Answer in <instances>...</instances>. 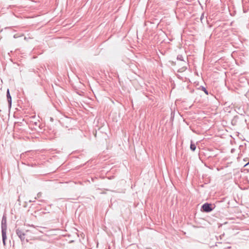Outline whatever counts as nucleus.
Here are the masks:
<instances>
[{"label":"nucleus","mask_w":249,"mask_h":249,"mask_svg":"<svg viewBox=\"0 0 249 249\" xmlns=\"http://www.w3.org/2000/svg\"><path fill=\"white\" fill-rule=\"evenodd\" d=\"M6 230H7V219L6 217L3 215L1 220V232L2 241L4 245H5V241L6 239Z\"/></svg>","instance_id":"1"},{"label":"nucleus","mask_w":249,"mask_h":249,"mask_svg":"<svg viewBox=\"0 0 249 249\" xmlns=\"http://www.w3.org/2000/svg\"><path fill=\"white\" fill-rule=\"evenodd\" d=\"M201 210L204 212L209 213L213 210V208L211 204L206 203L201 206Z\"/></svg>","instance_id":"2"},{"label":"nucleus","mask_w":249,"mask_h":249,"mask_svg":"<svg viewBox=\"0 0 249 249\" xmlns=\"http://www.w3.org/2000/svg\"><path fill=\"white\" fill-rule=\"evenodd\" d=\"M16 234L20 239L21 242H23L25 239V234L19 229L16 230Z\"/></svg>","instance_id":"3"},{"label":"nucleus","mask_w":249,"mask_h":249,"mask_svg":"<svg viewBox=\"0 0 249 249\" xmlns=\"http://www.w3.org/2000/svg\"><path fill=\"white\" fill-rule=\"evenodd\" d=\"M6 96H7V101L8 102V104H9V107H11V105H12V97L10 95L9 89H7V90Z\"/></svg>","instance_id":"4"},{"label":"nucleus","mask_w":249,"mask_h":249,"mask_svg":"<svg viewBox=\"0 0 249 249\" xmlns=\"http://www.w3.org/2000/svg\"><path fill=\"white\" fill-rule=\"evenodd\" d=\"M190 149L193 151H194L196 149V146L195 144L193 143L192 141H191V143L190 144Z\"/></svg>","instance_id":"5"},{"label":"nucleus","mask_w":249,"mask_h":249,"mask_svg":"<svg viewBox=\"0 0 249 249\" xmlns=\"http://www.w3.org/2000/svg\"><path fill=\"white\" fill-rule=\"evenodd\" d=\"M201 88L202 90H203L206 93V94L208 95V91L204 87L201 86Z\"/></svg>","instance_id":"6"},{"label":"nucleus","mask_w":249,"mask_h":249,"mask_svg":"<svg viewBox=\"0 0 249 249\" xmlns=\"http://www.w3.org/2000/svg\"><path fill=\"white\" fill-rule=\"evenodd\" d=\"M177 59L181 61H183V58L182 55H178L177 56Z\"/></svg>","instance_id":"7"},{"label":"nucleus","mask_w":249,"mask_h":249,"mask_svg":"<svg viewBox=\"0 0 249 249\" xmlns=\"http://www.w3.org/2000/svg\"><path fill=\"white\" fill-rule=\"evenodd\" d=\"M42 193L41 192H39L37 195L35 197V199H37V198L40 197L41 196Z\"/></svg>","instance_id":"8"},{"label":"nucleus","mask_w":249,"mask_h":249,"mask_svg":"<svg viewBox=\"0 0 249 249\" xmlns=\"http://www.w3.org/2000/svg\"><path fill=\"white\" fill-rule=\"evenodd\" d=\"M35 198L34 199H32V200H29V202H35Z\"/></svg>","instance_id":"9"},{"label":"nucleus","mask_w":249,"mask_h":249,"mask_svg":"<svg viewBox=\"0 0 249 249\" xmlns=\"http://www.w3.org/2000/svg\"><path fill=\"white\" fill-rule=\"evenodd\" d=\"M224 234H223L220 235V238L221 239V238H222V236H224Z\"/></svg>","instance_id":"10"},{"label":"nucleus","mask_w":249,"mask_h":249,"mask_svg":"<svg viewBox=\"0 0 249 249\" xmlns=\"http://www.w3.org/2000/svg\"><path fill=\"white\" fill-rule=\"evenodd\" d=\"M203 16V14L201 17V18H200L201 20L202 19Z\"/></svg>","instance_id":"11"}]
</instances>
